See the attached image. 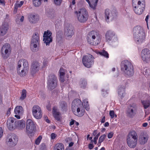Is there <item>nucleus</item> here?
<instances>
[{
  "label": "nucleus",
  "mask_w": 150,
  "mask_h": 150,
  "mask_svg": "<svg viewBox=\"0 0 150 150\" xmlns=\"http://www.w3.org/2000/svg\"><path fill=\"white\" fill-rule=\"evenodd\" d=\"M148 123L146 122L144 123L142 125L144 127H146Z\"/></svg>",
  "instance_id": "57"
},
{
  "label": "nucleus",
  "mask_w": 150,
  "mask_h": 150,
  "mask_svg": "<svg viewBox=\"0 0 150 150\" xmlns=\"http://www.w3.org/2000/svg\"><path fill=\"white\" fill-rule=\"evenodd\" d=\"M32 113L34 117L37 119H40L42 117V112L41 108L38 105H35L33 106Z\"/></svg>",
  "instance_id": "16"
},
{
  "label": "nucleus",
  "mask_w": 150,
  "mask_h": 150,
  "mask_svg": "<svg viewBox=\"0 0 150 150\" xmlns=\"http://www.w3.org/2000/svg\"><path fill=\"white\" fill-rule=\"evenodd\" d=\"M141 56L144 61L148 62L150 61V51L147 49H145L142 50Z\"/></svg>",
  "instance_id": "18"
},
{
  "label": "nucleus",
  "mask_w": 150,
  "mask_h": 150,
  "mask_svg": "<svg viewBox=\"0 0 150 150\" xmlns=\"http://www.w3.org/2000/svg\"><path fill=\"white\" fill-rule=\"evenodd\" d=\"M40 41L38 34L34 33L32 36L30 44L31 50L33 52H35L38 50Z\"/></svg>",
  "instance_id": "8"
},
{
  "label": "nucleus",
  "mask_w": 150,
  "mask_h": 150,
  "mask_svg": "<svg viewBox=\"0 0 150 150\" xmlns=\"http://www.w3.org/2000/svg\"><path fill=\"white\" fill-rule=\"evenodd\" d=\"M149 15H147L146 16V18L145 19V20L146 21V23H147V27L148 29H149V27H148V19H149Z\"/></svg>",
  "instance_id": "52"
},
{
  "label": "nucleus",
  "mask_w": 150,
  "mask_h": 150,
  "mask_svg": "<svg viewBox=\"0 0 150 150\" xmlns=\"http://www.w3.org/2000/svg\"><path fill=\"white\" fill-rule=\"evenodd\" d=\"M79 85L81 87L84 88L87 85V82L85 80L81 79L80 81Z\"/></svg>",
  "instance_id": "38"
},
{
  "label": "nucleus",
  "mask_w": 150,
  "mask_h": 150,
  "mask_svg": "<svg viewBox=\"0 0 150 150\" xmlns=\"http://www.w3.org/2000/svg\"><path fill=\"white\" fill-rule=\"evenodd\" d=\"M42 139V137L41 136H39L36 139L35 144L37 145H38L40 143Z\"/></svg>",
  "instance_id": "43"
},
{
  "label": "nucleus",
  "mask_w": 150,
  "mask_h": 150,
  "mask_svg": "<svg viewBox=\"0 0 150 150\" xmlns=\"http://www.w3.org/2000/svg\"><path fill=\"white\" fill-rule=\"evenodd\" d=\"M71 108L74 114L79 117L83 115L82 114L79 113L80 111L82 112H84L85 111L83 103L80 100L78 99H75L73 101L72 103Z\"/></svg>",
  "instance_id": "2"
},
{
  "label": "nucleus",
  "mask_w": 150,
  "mask_h": 150,
  "mask_svg": "<svg viewBox=\"0 0 150 150\" xmlns=\"http://www.w3.org/2000/svg\"><path fill=\"white\" fill-rule=\"evenodd\" d=\"M50 107L51 106L49 104H48L46 106L47 109L49 111L51 110V109L50 108Z\"/></svg>",
  "instance_id": "55"
},
{
  "label": "nucleus",
  "mask_w": 150,
  "mask_h": 150,
  "mask_svg": "<svg viewBox=\"0 0 150 150\" xmlns=\"http://www.w3.org/2000/svg\"><path fill=\"white\" fill-rule=\"evenodd\" d=\"M98 54L101 55L105 57L106 58H108L109 57L108 53L104 50H102L101 51L98 52Z\"/></svg>",
  "instance_id": "39"
},
{
  "label": "nucleus",
  "mask_w": 150,
  "mask_h": 150,
  "mask_svg": "<svg viewBox=\"0 0 150 150\" xmlns=\"http://www.w3.org/2000/svg\"><path fill=\"white\" fill-rule=\"evenodd\" d=\"M52 113L55 119L58 121L60 120L59 113L55 107L53 108Z\"/></svg>",
  "instance_id": "29"
},
{
  "label": "nucleus",
  "mask_w": 150,
  "mask_h": 150,
  "mask_svg": "<svg viewBox=\"0 0 150 150\" xmlns=\"http://www.w3.org/2000/svg\"><path fill=\"white\" fill-rule=\"evenodd\" d=\"M137 135L136 132L134 131L130 132L128 135L127 139V143L131 148H135L137 144Z\"/></svg>",
  "instance_id": "7"
},
{
  "label": "nucleus",
  "mask_w": 150,
  "mask_h": 150,
  "mask_svg": "<svg viewBox=\"0 0 150 150\" xmlns=\"http://www.w3.org/2000/svg\"><path fill=\"white\" fill-rule=\"evenodd\" d=\"M57 135L54 133H52L51 134V137L52 139H53L55 138Z\"/></svg>",
  "instance_id": "49"
},
{
  "label": "nucleus",
  "mask_w": 150,
  "mask_h": 150,
  "mask_svg": "<svg viewBox=\"0 0 150 150\" xmlns=\"http://www.w3.org/2000/svg\"><path fill=\"white\" fill-rule=\"evenodd\" d=\"M83 105H84V107H86L87 108V106H88V102L86 100H84L83 103H82Z\"/></svg>",
  "instance_id": "48"
},
{
  "label": "nucleus",
  "mask_w": 150,
  "mask_h": 150,
  "mask_svg": "<svg viewBox=\"0 0 150 150\" xmlns=\"http://www.w3.org/2000/svg\"><path fill=\"white\" fill-rule=\"evenodd\" d=\"M118 93L119 96L121 98L123 97L125 95L124 88L122 87L120 88L118 90Z\"/></svg>",
  "instance_id": "35"
},
{
  "label": "nucleus",
  "mask_w": 150,
  "mask_h": 150,
  "mask_svg": "<svg viewBox=\"0 0 150 150\" xmlns=\"http://www.w3.org/2000/svg\"><path fill=\"white\" fill-rule=\"evenodd\" d=\"M29 21L32 23H35L39 21V16L35 14H30L28 17Z\"/></svg>",
  "instance_id": "24"
},
{
  "label": "nucleus",
  "mask_w": 150,
  "mask_h": 150,
  "mask_svg": "<svg viewBox=\"0 0 150 150\" xmlns=\"http://www.w3.org/2000/svg\"><path fill=\"white\" fill-rule=\"evenodd\" d=\"M132 1L135 13L138 15L142 14L145 7V0H132Z\"/></svg>",
  "instance_id": "3"
},
{
  "label": "nucleus",
  "mask_w": 150,
  "mask_h": 150,
  "mask_svg": "<svg viewBox=\"0 0 150 150\" xmlns=\"http://www.w3.org/2000/svg\"><path fill=\"white\" fill-rule=\"evenodd\" d=\"M3 134L2 129L1 127H0V138L2 137Z\"/></svg>",
  "instance_id": "54"
},
{
  "label": "nucleus",
  "mask_w": 150,
  "mask_h": 150,
  "mask_svg": "<svg viewBox=\"0 0 150 150\" xmlns=\"http://www.w3.org/2000/svg\"><path fill=\"white\" fill-rule=\"evenodd\" d=\"M109 123L108 122H105L104 124V126L105 127H108L109 126Z\"/></svg>",
  "instance_id": "60"
},
{
  "label": "nucleus",
  "mask_w": 150,
  "mask_h": 150,
  "mask_svg": "<svg viewBox=\"0 0 150 150\" xmlns=\"http://www.w3.org/2000/svg\"><path fill=\"white\" fill-rule=\"evenodd\" d=\"M26 92L25 90L23 89L21 93V96L20 99L21 100H24L26 97Z\"/></svg>",
  "instance_id": "42"
},
{
  "label": "nucleus",
  "mask_w": 150,
  "mask_h": 150,
  "mask_svg": "<svg viewBox=\"0 0 150 150\" xmlns=\"http://www.w3.org/2000/svg\"><path fill=\"white\" fill-rule=\"evenodd\" d=\"M11 108H8V110L7 112V115H9L11 113L10 111H11Z\"/></svg>",
  "instance_id": "56"
},
{
  "label": "nucleus",
  "mask_w": 150,
  "mask_h": 150,
  "mask_svg": "<svg viewBox=\"0 0 150 150\" xmlns=\"http://www.w3.org/2000/svg\"><path fill=\"white\" fill-rule=\"evenodd\" d=\"M16 119L12 117H9L7 121V126L9 130H13L16 127Z\"/></svg>",
  "instance_id": "19"
},
{
  "label": "nucleus",
  "mask_w": 150,
  "mask_h": 150,
  "mask_svg": "<svg viewBox=\"0 0 150 150\" xmlns=\"http://www.w3.org/2000/svg\"><path fill=\"white\" fill-rule=\"evenodd\" d=\"M86 1L87 2L90 6V7L94 10L96 9V8L97 5V4L98 1V0H96L95 2L93 3V4H91L89 0H86Z\"/></svg>",
  "instance_id": "36"
},
{
  "label": "nucleus",
  "mask_w": 150,
  "mask_h": 150,
  "mask_svg": "<svg viewBox=\"0 0 150 150\" xmlns=\"http://www.w3.org/2000/svg\"><path fill=\"white\" fill-rule=\"evenodd\" d=\"M100 132L98 133L94 138L93 142L95 144H97V140L98 139V137L100 136Z\"/></svg>",
  "instance_id": "45"
},
{
  "label": "nucleus",
  "mask_w": 150,
  "mask_h": 150,
  "mask_svg": "<svg viewBox=\"0 0 150 150\" xmlns=\"http://www.w3.org/2000/svg\"><path fill=\"white\" fill-rule=\"evenodd\" d=\"M97 133V132L96 130H95L93 132V136H96Z\"/></svg>",
  "instance_id": "58"
},
{
  "label": "nucleus",
  "mask_w": 150,
  "mask_h": 150,
  "mask_svg": "<svg viewBox=\"0 0 150 150\" xmlns=\"http://www.w3.org/2000/svg\"><path fill=\"white\" fill-rule=\"evenodd\" d=\"M60 81L62 82H64V76H60Z\"/></svg>",
  "instance_id": "51"
},
{
  "label": "nucleus",
  "mask_w": 150,
  "mask_h": 150,
  "mask_svg": "<svg viewBox=\"0 0 150 150\" xmlns=\"http://www.w3.org/2000/svg\"><path fill=\"white\" fill-rule=\"evenodd\" d=\"M47 62H46V61H45L43 62V66H44V67H45L47 65Z\"/></svg>",
  "instance_id": "63"
},
{
  "label": "nucleus",
  "mask_w": 150,
  "mask_h": 150,
  "mask_svg": "<svg viewBox=\"0 0 150 150\" xmlns=\"http://www.w3.org/2000/svg\"><path fill=\"white\" fill-rule=\"evenodd\" d=\"M110 115L112 118H114V112L113 111H110L109 113Z\"/></svg>",
  "instance_id": "47"
},
{
  "label": "nucleus",
  "mask_w": 150,
  "mask_h": 150,
  "mask_svg": "<svg viewBox=\"0 0 150 150\" xmlns=\"http://www.w3.org/2000/svg\"><path fill=\"white\" fill-rule=\"evenodd\" d=\"M47 83L48 87L50 89H53L56 87L57 80L55 75L51 74L49 76Z\"/></svg>",
  "instance_id": "11"
},
{
  "label": "nucleus",
  "mask_w": 150,
  "mask_h": 150,
  "mask_svg": "<svg viewBox=\"0 0 150 150\" xmlns=\"http://www.w3.org/2000/svg\"><path fill=\"white\" fill-rule=\"evenodd\" d=\"M121 69L125 76L130 77L133 76L134 70L132 63L127 60L122 61L120 65Z\"/></svg>",
  "instance_id": "1"
},
{
  "label": "nucleus",
  "mask_w": 150,
  "mask_h": 150,
  "mask_svg": "<svg viewBox=\"0 0 150 150\" xmlns=\"http://www.w3.org/2000/svg\"><path fill=\"white\" fill-rule=\"evenodd\" d=\"M62 0H54V2L56 5L59 6L62 2Z\"/></svg>",
  "instance_id": "44"
},
{
  "label": "nucleus",
  "mask_w": 150,
  "mask_h": 150,
  "mask_svg": "<svg viewBox=\"0 0 150 150\" xmlns=\"http://www.w3.org/2000/svg\"><path fill=\"white\" fill-rule=\"evenodd\" d=\"M36 126L33 121L30 119L27 120L26 122V132L29 137L34 135L35 131Z\"/></svg>",
  "instance_id": "9"
},
{
  "label": "nucleus",
  "mask_w": 150,
  "mask_h": 150,
  "mask_svg": "<svg viewBox=\"0 0 150 150\" xmlns=\"http://www.w3.org/2000/svg\"><path fill=\"white\" fill-rule=\"evenodd\" d=\"M40 65L37 62H33L31 65V74L33 75L37 72L40 69Z\"/></svg>",
  "instance_id": "21"
},
{
  "label": "nucleus",
  "mask_w": 150,
  "mask_h": 150,
  "mask_svg": "<svg viewBox=\"0 0 150 150\" xmlns=\"http://www.w3.org/2000/svg\"><path fill=\"white\" fill-rule=\"evenodd\" d=\"M61 72H64V70L63 68H60L59 71V73H61Z\"/></svg>",
  "instance_id": "61"
},
{
  "label": "nucleus",
  "mask_w": 150,
  "mask_h": 150,
  "mask_svg": "<svg viewBox=\"0 0 150 150\" xmlns=\"http://www.w3.org/2000/svg\"><path fill=\"white\" fill-rule=\"evenodd\" d=\"M148 137L146 135H140L139 138V141L141 144H144L147 141Z\"/></svg>",
  "instance_id": "25"
},
{
  "label": "nucleus",
  "mask_w": 150,
  "mask_h": 150,
  "mask_svg": "<svg viewBox=\"0 0 150 150\" xmlns=\"http://www.w3.org/2000/svg\"><path fill=\"white\" fill-rule=\"evenodd\" d=\"M105 116H104L103 118H102V119L101 120V122L102 123H104L105 122Z\"/></svg>",
  "instance_id": "62"
},
{
  "label": "nucleus",
  "mask_w": 150,
  "mask_h": 150,
  "mask_svg": "<svg viewBox=\"0 0 150 150\" xmlns=\"http://www.w3.org/2000/svg\"><path fill=\"white\" fill-rule=\"evenodd\" d=\"M106 135L105 134H103L99 138V140H98V145L99 144L98 146H99L100 144L105 139V138L106 137Z\"/></svg>",
  "instance_id": "41"
},
{
  "label": "nucleus",
  "mask_w": 150,
  "mask_h": 150,
  "mask_svg": "<svg viewBox=\"0 0 150 150\" xmlns=\"http://www.w3.org/2000/svg\"><path fill=\"white\" fill-rule=\"evenodd\" d=\"M137 108L135 104H130L127 107L125 113L127 116L129 118H133L136 114Z\"/></svg>",
  "instance_id": "10"
},
{
  "label": "nucleus",
  "mask_w": 150,
  "mask_h": 150,
  "mask_svg": "<svg viewBox=\"0 0 150 150\" xmlns=\"http://www.w3.org/2000/svg\"><path fill=\"white\" fill-rule=\"evenodd\" d=\"M47 15L49 17L52 18L54 17L55 13L54 10L50 9L48 10L47 12Z\"/></svg>",
  "instance_id": "33"
},
{
  "label": "nucleus",
  "mask_w": 150,
  "mask_h": 150,
  "mask_svg": "<svg viewBox=\"0 0 150 150\" xmlns=\"http://www.w3.org/2000/svg\"><path fill=\"white\" fill-rule=\"evenodd\" d=\"M115 35L114 33L112 31L109 30L106 34V38L107 41H109L112 39Z\"/></svg>",
  "instance_id": "28"
},
{
  "label": "nucleus",
  "mask_w": 150,
  "mask_h": 150,
  "mask_svg": "<svg viewBox=\"0 0 150 150\" xmlns=\"http://www.w3.org/2000/svg\"><path fill=\"white\" fill-rule=\"evenodd\" d=\"M74 14L76 16L78 21L83 23L87 21L88 17V13L87 10L83 8L74 12Z\"/></svg>",
  "instance_id": "5"
},
{
  "label": "nucleus",
  "mask_w": 150,
  "mask_h": 150,
  "mask_svg": "<svg viewBox=\"0 0 150 150\" xmlns=\"http://www.w3.org/2000/svg\"><path fill=\"white\" fill-rule=\"evenodd\" d=\"M141 103L144 109H146L150 106V99H146L141 101Z\"/></svg>",
  "instance_id": "30"
},
{
  "label": "nucleus",
  "mask_w": 150,
  "mask_h": 150,
  "mask_svg": "<svg viewBox=\"0 0 150 150\" xmlns=\"http://www.w3.org/2000/svg\"><path fill=\"white\" fill-rule=\"evenodd\" d=\"M88 146L89 148L90 149H92L94 147L93 145L92 144H88Z\"/></svg>",
  "instance_id": "53"
},
{
  "label": "nucleus",
  "mask_w": 150,
  "mask_h": 150,
  "mask_svg": "<svg viewBox=\"0 0 150 150\" xmlns=\"http://www.w3.org/2000/svg\"><path fill=\"white\" fill-rule=\"evenodd\" d=\"M133 31L135 40L138 43H141L145 39V33L143 28L137 25L134 28Z\"/></svg>",
  "instance_id": "6"
},
{
  "label": "nucleus",
  "mask_w": 150,
  "mask_h": 150,
  "mask_svg": "<svg viewBox=\"0 0 150 150\" xmlns=\"http://www.w3.org/2000/svg\"><path fill=\"white\" fill-rule=\"evenodd\" d=\"M25 125V122L23 120L16 121V127L21 129L24 128Z\"/></svg>",
  "instance_id": "27"
},
{
  "label": "nucleus",
  "mask_w": 150,
  "mask_h": 150,
  "mask_svg": "<svg viewBox=\"0 0 150 150\" xmlns=\"http://www.w3.org/2000/svg\"><path fill=\"white\" fill-rule=\"evenodd\" d=\"M6 140L10 146H13L17 144L18 140V138L17 135L14 134H9L7 136Z\"/></svg>",
  "instance_id": "14"
},
{
  "label": "nucleus",
  "mask_w": 150,
  "mask_h": 150,
  "mask_svg": "<svg viewBox=\"0 0 150 150\" xmlns=\"http://www.w3.org/2000/svg\"><path fill=\"white\" fill-rule=\"evenodd\" d=\"M8 25L7 22L3 23L0 27V35L3 36L7 32L8 29Z\"/></svg>",
  "instance_id": "22"
},
{
  "label": "nucleus",
  "mask_w": 150,
  "mask_h": 150,
  "mask_svg": "<svg viewBox=\"0 0 150 150\" xmlns=\"http://www.w3.org/2000/svg\"><path fill=\"white\" fill-rule=\"evenodd\" d=\"M43 37V41L46 43V45H49L50 43L52 41V33L49 30L45 31L44 33Z\"/></svg>",
  "instance_id": "17"
},
{
  "label": "nucleus",
  "mask_w": 150,
  "mask_h": 150,
  "mask_svg": "<svg viewBox=\"0 0 150 150\" xmlns=\"http://www.w3.org/2000/svg\"><path fill=\"white\" fill-rule=\"evenodd\" d=\"M11 52V48L10 45L8 43L4 44L1 49L2 57L4 59H6L9 57Z\"/></svg>",
  "instance_id": "12"
},
{
  "label": "nucleus",
  "mask_w": 150,
  "mask_h": 150,
  "mask_svg": "<svg viewBox=\"0 0 150 150\" xmlns=\"http://www.w3.org/2000/svg\"><path fill=\"white\" fill-rule=\"evenodd\" d=\"M105 13L106 20L108 22L109 19L112 21L117 16V12L115 10L110 11L108 9H105Z\"/></svg>",
  "instance_id": "15"
},
{
  "label": "nucleus",
  "mask_w": 150,
  "mask_h": 150,
  "mask_svg": "<svg viewBox=\"0 0 150 150\" xmlns=\"http://www.w3.org/2000/svg\"><path fill=\"white\" fill-rule=\"evenodd\" d=\"M24 2L23 1H21L20 2L17 1L16 2L15 5L14 11L15 12H17L18 8L20 7L23 4Z\"/></svg>",
  "instance_id": "32"
},
{
  "label": "nucleus",
  "mask_w": 150,
  "mask_h": 150,
  "mask_svg": "<svg viewBox=\"0 0 150 150\" xmlns=\"http://www.w3.org/2000/svg\"><path fill=\"white\" fill-rule=\"evenodd\" d=\"M28 71L25 70V68H23V69H21V67L17 66V72L18 74L21 76H24L28 73Z\"/></svg>",
  "instance_id": "26"
},
{
  "label": "nucleus",
  "mask_w": 150,
  "mask_h": 150,
  "mask_svg": "<svg viewBox=\"0 0 150 150\" xmlns=\"http://www.w3.org/2000/svg\"><path fill=\"white\" fill-rule=\"evenodd\" d=\"M144 75L146 76H148L150 74V71L149 69H146L145 71Z\"/></svg>",
  "instance_id": "46"
},
{
  "label": "nucleus",
  "mask_w": 150,
  "mask_h": 150,
  "mask_svg": "<svg viewBox=\"0 0 150 150\" xmlns=\"http://www.w3.org/2000/svg\"><path fill=\"white\" fill-rule=\"evenodd\" d=\"M23 111V108L21 106H17L15 109L14 112L16 114H21Z\"/></svg>",
  "instance_id": "31"
},
{
  "label": "nucleus",
  "mask_w": 150,
  "mask_h": 150,
  "mask_svg": "<svg viewBox=\"0 0 150 150\" xmlns=\"http://www.w3.org/2000/svg\"><path fill=\"white\" fill-rule=\"evenodd\" d=\"M87 38L89 44L96 45L100 43L101 35L97 32L92 31L88 35Z\"/></svg>",
  "instance_id": "4"
},
{
  "label": "nucleus",
  "mask_w": 150,
  "mask_h": 150,
  "mask_svg": "<svg viewBox=\"0 0 150 150\" xmlns=\"http://www.w3.org/2000/svg\"><path fill=\"white\" fill-rule=\"evenodd\" d=\"M74 27L71 25L66 26L64 28V34L67 37L72 36L74 34Z\"/></svg>",
  "instance_id": "20"
},
{
  "label": "nucleus",
  "mask_w": 150,
  "mask_h": 150,
  "mask_svg": "<svg viewBox=\"0 0 150 150\" xmlns=\"http://www.w3.org/2000/svg\"><path fill=\"white\" fill-rule=\"evenodd\" d=\"M94 57L90 54L83 56L82 59L84 65L88 68H90L93 63Z\"/></svg>",
  "instance_id": "13"
},
{
  "label": "nucleus",
  "mask_w": 150,
  "mask_h": 150,
  "mask_svg": "<svg viewBox=\"0 0 150 150\" xmlns=\"http://www.w3.org/2000/svg\"><path fill=\"white\" fill-rule=\"evenodd\" d=\"M75 122V121L74 120L70 122V125H73L74 124Z\"/></svg>",
  "instance_id": "64"
},
{
  "label": "nucleus",
  "mask_w": 150,
  "mask_h": 150,
  "mask_svg": "<svg viewBox=\"0 0 150 150\" xmlns=\"http://www.w3.org/2000/svg\"><path fill=\"white\" fill-rule=\"evenodd\" d=\"M42 0H33V4L36 7L39 6L41 4Z\"/></svg>",
  "instance_id": "40"
},
{
  "label": "nucleus",
  "mask_w": 150,
  "mask_h": 150,
  "mask_svg": "<svg viewBox=\"0 0 150 150\" xmlns=\"http://www.w3.org/2000/svg\"><path fill=\"white\" fill-rule=\"evenodd\" d=\"M4 1L2 0H0V4L4 5Z\"/></svg>",
  "instance_id": "59"
},
{
  "label": "nucleus",
  "mask_w": 150,
  "mask_h": 150,
  "mask_svg": "<svg viewBox=\"0 0 150 150\" xmlns=\"http://www.w3.org/2000/svg\"><path fill=\"white\" fill-rule=\"evenodd\" d=\"M54 150H64V145L60 143L57 144L55 146Z\"/></svg>",
  "instance_id": "34"
},
{
  "label": "nucleus",
  "mask_w": 150,
  "mask_h": 150,
  "mask_svg": "<svg viewBox=\"0 0 150 150\" xmlns=\"http://www.w3.org/2000/svg\"><path fill=\"white\" fill-rule=\"evenodd\" d=\"M59 107L63 110H65L67 108V104L65 101H61L59 103Z\"/></svg>",
  "instance_id": "37"
},
{
  "label": "nucleus",
  "mask_w": 150,
  "mask_h": 150,
  "mask_svg": "<svg viewBox=\"0 0 150 150\" xmlns=\"http://www.w3.org/2000/svg\"><path fill=\"white\" fill-rule=\"evenodd\" d=\"M22 64V67L25 68V70H28L29 66L27 61L24 59H22L19 60L18 62V66L21 67Z\"/></svg>",
  "instance_id": "23"
},
{
  "label": "nucleus",
  "mask_w": 150,
  "mask_h": 150,
  "mask_svg": "<svg viewBox=\"0 0 150 150\" xmlns=\"http://www.w3.org/2000/svg\"><path fill=\"white\" fill-rule=\"evenodd\" d=\"M113 135V133L112 132L109 133L108 135V138H111Z\"/></svg>",
  "instance_id": "50"
}]
</instances>
